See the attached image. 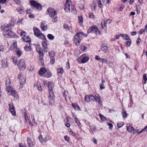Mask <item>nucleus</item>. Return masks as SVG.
Listing matches in <instances>:
<instances>
[{"instance_id": "09e8293b", "label": "nucleus", "mask_w": 147, "mask_h": 147, "mask_svg": "<svg viewBox=\"0 0 147 147\" xmlns=\"http://www.w3.org/2000/svg\"><path fill=\"white\" fill-rule=\"evenodd\" d=\"M108 48V47H107V46H103L101 47V49L102 51H106L107 50Z\"/></svg>"}, {"instance_id": "2eb2a0df", "label": "nucleus", "mask_w": 147, "mask_h": 147, "mask_svg": "<svg viewBox=\"0 0 147 147\" xmlns=\"http://www.w3.org/2000/svg\"><path fill=\"white\" fill-rule=\"evenodd\" d=\"M71 105L75 111H80L79 106L76 104L72 103Z\"/></svg>"}, {"instance_id": "864d4df0", "label": "nucleus", "mask_w": 147, "mask_h": 147, "mask_svg": "<svg viewBox=\"0 0 147 147\" xmlns=\"http://www.w3.org/2000/svg\"><path fill=\"white\" fill-rule=\"evenodd\" d=\"M20 34L21 36H22V37H25L26 36V33L25 31H22L20 33Z\"/></svg>"}, {"instance_id": "393cba45", "label": "nucleus", "mask_w": 147, "mask_h": 147, "mask_svg": "<svg viewBox=\"0 0 147 147\" xmlns=\"http://www.w3.org/2000/svg\"><path fill=\"white\" fill-rule=\"evenodd\" d=\"M17 10L19 13V14H23L24 13V10L20 7L17 8Z\"/></svg>"}, {"instance_id": "680f3d73", "label": "nucleus", "mask_w": 147, "mask_h": 147, "mask_svg": "<svg viewBox=\"0 0 147 147\" xmlns=\"http://www.w3.org/2000/svg\"><path fill=\"white\" fill-rule=\"evenodd\" d=\"M81 57H82V56L79 57L77 59V62L79 63H82V62H81V60L82 59H81Z\"/></svg>"}, {"instance_id": "dca6fc26", "label": "nucleus", "mask_w": 147, "mask_h": 147, "mask_svg": "<svg viewBox=\"0 0 147 147\" xmlns=\"http://www.w3.org/2000/svg\"><path fill=\"white\" fill-rule=\"evenodd\" d=\"M63 68H59L57 69V73L59 76H61L63 73Z\"/></svg>"}, {"instance_id": "58836bf2", "label": "nucleus", "mask_w": 147, "mask_h": 147, "mask_svg": "<svg viewBox=\"0 0 147 147\" xmlns=\"http://www.w3.org/2000/svg\"><path fill=\"white\" fill-rule=\"evenodd\" d=\"M79 22L80 25H82V22L83 21V18L81 16H79L78 17Z\"/></svg>"}, {"instance_id": "f704fd0d", "label": "nucleus", "mask_w": 147, "mask_h": 147, "mask_svg": "<svg viewBox=\"0 0 147 147\" xmlns=\"http://www.w3.org/2000/svg\"><path fill=\"white\" fill-rule=\"evenodd\" d=\"M55 52L53 51L49 52V55L51 57H55Z\"/></svg>"}, {"instance_id": "7c9ffc66", "label": "nucleus", "mask_w": 147, "mask_h": 147, "mask_svg": "<svg viewBox=\"0 0 147 147\" xmlns=\"http://www.w3.org/2000/svg\"><path fill=\"white\" fill-rule=\"evenodd\" d=\"M120 35H121L124 39L128 40L129 39V37L127 34H120Z\"/></svg>"}, {"instance_id": "2f4dec72", "label": "nucleus", "mask_w": 147, "mask_h": 147, "mask_svg": "<svg viewBox=\"0 0 147 147\" xmlns=\"http://www.w3.org/2000/svg\"><path fill=\"white\" fill-rule=\"evenodd\" d=\"M99 116L100 118V120L102 121H107V119L106 118L101 114H99Z\"/></svg>"}, {"instance_id": "8fccbe9b", "label": "nucleus", "mask_w": 147, "mask_h": 147, "mask_svg": "<svg viewBox=\"0 0 147 147\" xmlns=\"http://www.w3.org/2000/svg\"><path fill=\"white\" fill-rule=\"evenodd\" d=\"M146 32V30L144 28H142L140 29L138 32V34H142L143 33L145 32Z\"/></svg>"}, {"instance_id": "4c0bfd02", "label": "nucleus", "mask_w": 147, "mask_h": 147, "mask_svg": "<svg viewBox=\"0 0 147 147\" xmlns=\"http://www.w3.org/2000/svg\"><path fill=\"white\" fill-rule=\"evenodd\" d=\"M36 50L39 53V54H42V49L40 46H37L36 47Z\"/></svg>"}, {"instance_id": "f257e3e1", "label": "nucleus", "mask_w": 147, "mask_h": 147, "mask_svg": "<svg viewBox=\"0 0 147 147\" xmlns=\"http://www.w3.org/2000/svg\"><path fill=\"white\" fill-rule=\"evenodd\" d=\"M47 11L49 16L51 18L53 22H56L58 20V18L57 16V11L51 7H49L47 10Z\"/></svg>"}, {"instance_id": "a878e982", "label": "nucleus", "mask_w": 147, "mask_h": 147, "mask_svg": "<svg viewBox=\"0 0 147 147\" xmlns=\"http://www.w3.org/2000/svg\"><path fill=\"white\" fill-rule=\"evenodd\" d=\"M89 57H86L83 58L81 60L82 63H86L89 59Z\"/></svg>"}, {"instance_id": "4be33fe9", "label": "nucleus", "mask_w": 147, "mask_h": 147, "mask_svg": "<svg viewBox=\"0 0 147 147\" xmlns=\"http://www.w3.org/2000/svg\"><path fill=\"white\" fill-rule=\"evenodd\" d=\"M46 69L45 68H42L40 69L39 74L41 76L44 74L45 73L46 71Z\"/></svg>"}, {"instance_id": "603ef678", "label": "nucleus", "mask_w": 147, "mask_h": 147, "mask_svg": "<svg viewBox=\"0 0 147 147\" xmlns=\"http://www.w3.org/2000/svg\"><path fill=\"white\" fill-rule=\"evenodd\" d=\"M103 0H99V5L98 7L100 8H101L102 7V3L103 2Z\"/></svg>"}, {"instance_id": "bf43d9fd", "label": "nucleus", "mask_w": 147, "mask_h": 147, "mask_svg": "<svg viewBox=\"0 0 147 147\" xmlns=\"http://www.w3.org/2000/svg\"><path fill=\"white\" fill-rule=\"evenodd\" d=\"M128 41H127L126 42V44L128 46H129L131 43V40L129 38V39L128 40Z\"/></svg>"}, {"instance_id": "1a4fd4ad", "label": "nucleus", "mask_w": 147, "mask_h": 147, "mask_svg": "<svg viewBox=\"0 0 147 147\" xmlns=\"http://www.w3.org/2000/svg\"><path fill=\"white\" fill-rule=\"evenodd\" d=\"M18 78L19 80L20 83V87L22 88L25 84L26 81V79L22 74H19L18 76Z\"/></svg>"}, {"instance_id": "338daca9", "label": "nucleus", "mask_w": 147, "mask_h": 147, "mask_svg": "<svg viewBox=\"0 0 147 147\" xmlns=\"http://www.w3.org/2000/svg\"><path fill=\"white\" fill-rule=\"evenodd\" d=\"M107 125L109 126V128H113V125L111 123L109 122H107Z\"/></svg>"}, {"instance_id": "de8ad7c7", "label": "nucleus", "mask_w": 147, "mask_h": 147, "mask_svg": "<svg viewBox=\"0 0 147 147\" xmlns=\"http://www.w3.org/2000/svg\"><path fill=\"white\" fill-rule=\"evenodd\" d=\"M69 131L71 135L74 136H76V134L75 132H74L73 131L71 130V129H69Z\"/></svg>"}, {"instance_id": "13d9d810", "label": "nucleus", "mask_w": 147, "mask_h": 147, "mask_svg": "<svg viewBox=\"0 0 147 147\" xmlns=\"http://www.w3.org/2000/svg\"><path fill=\"white\" fill-rule=\"evenodd\" d=\"M38 138L40 141L41 143H42L43 142H44V140L43 137L41 135L39 136Z\"/></svg>"}, {"instance_id": "423d86ee", "label": "nucleus", "mask_w": 147, "mask_h": 147, "mask_svg": "<svg viewBox=\"0 0 147 147\" xmlns=\"http://www.w3.org/2000/svg\"><path fill=\"white\" fill-rule=\"evenodd\" d=\"M81 35L84 36V34L83 33L81 32L78 33L74 36V42L76 46L79 45L80 44L82 38Z\"/></svg>"}, {"instance_id": "20e7f679", "label": "nucleus", "mask_w": 147, "mask_h": 147, "mask_svg": "<svg viewBox=\"0 0 147 147\" xmlns=\"http://www.w3.org/2000/svg\"><path fill=\"white\" fill-rule=\"evenodd\" d=\"M6 90L9 95H11L14 98L17 99L18 98V95L16 91L14 89L13 87L10 86L9 84H7L6 83Z\"/></svg>"}, {"instance_id": "a18cd8bd", "label": "nucleus", "mask_w": 147, "mask_h": 147, "mask_svg": "<svg viewBox=\"0 0 147 147\" xmlns=\"http://www.w3.org/2000/svg\"><path fill=\"white\" fill-rule=\"evenodd\" d=\"M68 94V92L67 91L65 90L64 91L63 93V96L65 98V100L66 102H67V99H66V96H67Z\"/></svg>"}, {"instance_id": "cd10ccee", "label": "nucleus", "mask_w": 147, "mask_h": 147, "mask_svg": "<svg viewBox=\"0 0 147 147\" xmlns=\"http://www.w3.org/2000/svg\"><path fill=\"white\" fill-rule=\"evenodd\" d=\"M42 45L43 48L46 49L47 48V43L45 41H43L42 42Z\"/></svg>"}, {"instance_id": "5701e85b", "label": "nucleus", "mask_w": 147, "mask_h": 147, "mask_svg": "<svg viewBox=\"0 0 147 147\" xmlns=\"http://www.w3.org/2000/svg\"><path fill=\"white\" fill-rule=\"evenodd\" d=\"M27 140V143L29 146V147H32L33 146V144L31 139L30 138H28Z\"/></svg>"}, {"instance_id": "37998d69", "label": "nucleus", "mask_w": 147, "mask_h": 147, "mask_svg": "<svg viewBox=\"0 0 147 147\" xmlns=\"http://www.w3.org/2000/svg\"><path fill=\"white\" fill-rule=\"evenodd\" d=\"M52 76V73L50 72H48L45 74V77L47 78H49Z\"/></svg>"}, {"instance_id": "6ab92c4d", "label": "nucleus", "mask_w": 147, "mask_h": 147, "mask_svg": "<svg viewBox=\"0 0 147 147\" xmlns=\"http://www.w3.org/2000/svg\"><path fill=\"white\" fill-rule=\"evenodd\" d=\"M94 99L95 100L98 102L99 104H102V101L100 99V96L99 95H98L97 96H94Z\"/></svg>"}, {"instance_id": "aec40b11", "label": "nucleus", "mask_w": 147, "mask_h": 147, "mask_svg": "<svg viewBox=\"0 0 147 147\" xmlns=\"http://www.w3.org/2000/svg\"><path fill=\"white\" fill-rule=\"evenodd\" d=\"M124 7L123 5H117L115 7V9L117 11H121L124 8Z\"/></svg>"}, {"instance_id": "9d476101", "label": "nucleus", "mask_w": 147, "mask_h": 147, "mask_svg": "<svg viewBox=\"0 0 147 147\" xmlns=\"http://www.w3.org/2000/svg\"><path fill=\"white\" fill-rule=\"evenodd\" d=\"M71 4L70 0H66L64 7V10L66 12L69 13L70 12V6Z\"/></svg>"}, {"instance_id": "9b49d317", "label": "nucleus", "mask_w": 147, "mask_h": 147, "mask_svg": "<svg viewBox=\"0 0 147 147\" xmlns=\"http://www.w3.org/2000/svg\"><path fill=\"white\" fill-rule=\"evenodd\" d=\"M1 62L2 65V68L5 69H6L8 65L7 59L4 58L2 59L1 61Z\"/></svg>"}, {"instance_id": "f8f14e48", "label": "nucleus", "mask_w": 147, "mask_h": 147, "mask_svg": "<svg viewBox=\"0 0 147 147\" xmlns=\"http://www.w3.org/2000/svg\"><path fill=\"white\" fill-rule=\"evenodd\" d=\"M94 98V96L91 95H86L85 96V100L87 102H89L90 101L92 100Z\"/></svg>"}, {"instance_id": "774afa93", "label": "nucleus", "mask_w": 147, "mask_h": 147, "mask_svg": "<svg viewBox=\"0 0 147 147\" xmlns=\"http://www.w3.org/2000/svg\"><path fill=\"white\" fill-rule=\"evenodd\" d=\"M100 90H102L105 88V87L104 86L103 84H100Z\"/></svg>"}, {"instance_id": "69168bd1", "label": "nucleus", "mask_w": 147, "mask_h": 147, "mask_svg": "<svg viewBox=\"0 0 147 147\" xmlns=\"http://www.w3.org/2000/svg\"><path fill=\"white\" fill-rule=\"evenodd\" d=\"M63 27L64 28L66 29H69V27L66 24H64L63 25Z\"/></svg>"}, {"instance_id": "412c9836", "label": "nucleus", "mask_w": 147, "mask_h": 147, "mask_svg": "<svg viewBox=\"0 0 147 147\" xmlns=\"http://www.w3.org/2000/svg\"><path fill=\"white\" fill-rule=\"evenodd\" d=\"M22 38L23 40L26 42H29L31 41L30 37L28 36H27L25 37H23Z\"/></svg>"}, {"instance_id": "f3484780", "label": "nucleus", "mask_w": 147, "mask_h": 147, "mask_svg": "<svg viewBox=\"0 0 147 147\" xmlns=\"http://www.w3.org/2000/svg\"><path fill=\"white\" fill-rule=\"evenodd\" d=\"M17 47V43L16 41H14L13 45H12L10 48V49L11 50L13 49L16 50Z\"/></svg>"}, {"instance_id": "c756f323", "label": "nucleus", "mask_w": 147, "mask_h": 147, "mask_svg": "<svg viewBox=\"0 0 147 147\" xmlns=\"http://www.w3.org/2000/svg\"><path fill=\"white\" fill-rule=\"evenodd\" d=\"M51 136L49 135H47L44 138V142H46L51 140Z\"/></svg>"}, {"instance_id": "39448f33", "label": "nucleus", "mask_w": 147, "mask_h": 147, "mask_svg": "<svg viewBox=\"0 0 147 147\" xmlns=\"http://www.w3.org/2000/svg\"><path fill=\"white\" fill-rule=\"evenodd\" d=\"M17 65L19 69L21 71H23L26 68V61L24 59H20L17 63Z\"/></svg>"}, {"instance_id": "5fc2aeb1", "label": "nucleus", "mask_w": 147, "mask_h": 147, "mask_svg": "<svg viewBox=\"0 0 147 147\" xmlns=\"http://www.w3.org/2000/svg\"><path fill=\"white\" fill-rule=\"evenodd\" d=\"M55 57H51L50 60V63L51 64H53L55 63Z\"/></svg>"}, {"instance_id": "c85d7f7f", "label": "nucleus", "mask_w": 147, "mask_h": 147, "mask_svg": "<svg viewBox=\"0 0 147 147\" xmlns=\"http://www.w3.org/2000/svg\"><path fill=\"white\" fill-rule=\"evenodd\" d=\"M15 50L16 52L17 55L19 57H20L22 54V51L19 49H16Z\"/></svg>"}, {"instance_id": "7ed1b4c3", "label": "nucleus", "mask_w": 147, "mask_h": 147, "mask_svg": "<svg viewBox=\"0 0 147 147\" xmlns=\"http://www.w3.org/2000/svg\"><path fill=\"white\" fill-rule=\"evenodd\" d=\"M47 86L49 89V97L50 98V100L49 102L50 104L53 105L55 103L54 100V95L53 92L52 90L53 86V84L51 82H49Z\"/></svg>"}, {"instance_id": "c03bdc74", "label": "nucleus", "mask_w": 147, "mask_h": 147, "mask_svg": "<svg viewBox=\"0 0 147 147\" xmlns=\"http://www.w3.org/2000/svg\"><path fill=\"white\" fill-rule=\"evenodd\" d=\"M9 110H11L15 109V107L13 106V104L11 103H9Z\"/></svg>"}, {"instance_id": "6e6552de", "label": "nucleus", "mask_w": 147, "mask_h": 147, "mask_svg": "<svg viewBox=\"0 0 147 147\" xmlns=\"http://www.w3.org/2000/svg\"><path fill=\"white\" fill-rule=\"evenodd\" d=\"M88 32H92L94 33L96 35H99L100 34V31L98 28L94 26L91 27L88 30Z\"/></svg>"}, {"instance_id": "ddd939ff", "label": "nucleus", "mask_w": 147, "mask_h": 147, "mask_svg": "<svg viewBox=\"0 0 147 147\" xmlns=\"http://www.w3.org/2000/svg\"><path fill=\"white\" fill-rule=\"evenodd\" d=\"M41 29L43 31H45L47 30V24L44 23L42 22L40 25Z\"/></svg>"}, {"instance_id": "3c124183", "label": "nucleus", "mask_w": 147, "mask_h": 147, "mask_svg": "<svg viewBox=\"0 0 147 147\" xmlns=\"http://www.w3.org/2000/svg\"><path fill=\"white\" fill-rule=\"evenodd\" d=\"M9 110L12 115L14 116L16 115V111L15 109Z\"/></svg>"}, {"instance_id": "f03ea898", "label": "nucleus", "mask_w": 147, "mask_h": 147, "mask_svg": "<svg viewBox=\"0 0 147 147\" xmlns=\"http://www.w3.org/2000/svg\"><path fill=\"white\" fill-rule=\"evenodd\" d=\"M3 31V35L6 37H10L13 34L11 29L10 26L8 24L4 25L2 27Z\"/></svg>"}, {"instance_id": "79ce46f5", "label": "nucleus", "mask_w": 147, "mask_h": 147, "mask_svg": "<svg viewBox=\"0 0 147 147\" xmlns=\"http://www.w3.org/2000/svg\"><path fill=\"white\" fill-rule=\"evenodd\" d=\"M143 80L144 82H143V84H145L146 83V81L147 80V76L146 74H144L143 76Z\"/></svg>"}, {"instance_id": "6e6d98bb", "label": "nucleus", "mask_w": 147, "mask_h": 147, "mask_svg": "<svg viewBox=\"0 0 147 147\" xmlns=\"http://www.w3.org/2000/svg\"><path fill=\"white\" fill-rule=\"evenodd\" d=\"M124 124L123 122H119L117 123V126L118 128L121 127Z\"/></svg>"}, {"instance_id": "473e14b6", "label": "nucleus", "mask_w": 147, "mask_h": 147, "mask_svg": "<svg viewBox=\"0 0 147 147\" xmlns=\"http://www.w3.org/2000/svg\"><path fill=\"white\" fill-rule=\"evenodd\" d=\"M107 22L105 20H102L101 22V24L102 28H103L104 27L107 26Z\"/></svg>"}, {"instance_id": "c9c22d12", "label": "nucleus", "mask_w": 147, "mask_h": 147, "mask_svg": "<svg viewBox=\"0 0 147 147\" xmlns=\"http://www.w3.org/2000/svg\"><path fill=\"white\" fill-rule=\"evenodd\" d=\"M88 16L89 18L94 19L95 18V16L94 14L92 12H90L88 14Z\"/></svg>"}, {"instance_id": "e433bc0d", "label": "nucleus", "mask_w": 147, "mask_h": 147, "mask_svg": "<svg viewBox=\"0 0 147 147\" xmlns=\"http://www.w3.org/2000/svg\"><path fill=\"white\" fill-rule=\"evenodd\" d=\"M24 50L26 51H30L31 50V47L30 45L28 46H26L24 47Z\"/></svg>"}, {"instance_id": "72a5a7b5", "label": "nucleus", "mask_w": 147, "mask_h": 147, "mask_svg": "<svg viewBox=\"0 0 147 147\" xmlns=\"http://www.w3.org/2000/svg\"><path fill=\"white\" fill-rule=\"evenodd\" d=\"M12 59L13 60V63H15V65L17 64L18 63V59L16 57L12 56Z\"/></svg>"}, {"instance_id": "0eeeda50", "label": "nucleus", "mask_w": 147, "mask_h": 147, "mask_svg": "<svg viewBox=\"0 0 147 147\" xmlns=\"http://www.w3.org/2000/svg\"><path fill=\"white\" fill-rule=\"evenodd\" d=\"M30 5L38 10H41L42 9V5L39 3H37L35 1L32 0L30 2Z\"/></svg>"}, {"instance_id": "ea45409f", "label": "nucleus", "mask_w": 147, "mask_h": 147, "mask_svg": "<svg viewBox=\"0 0 147 147\" xmlns=\"http://www.w3.org/2000/svg\"><path fill=\"white\" fill-rule=\"evenodd\" d=\"M36 84L38 90L40 91H42V89L41 87L40 83L39 82H37L36 83Z\"/></svg>"}, {"instance_id": "b1692460", "label": "nucleus", "mask_w": 147, "mask_h": 147, "mask_svg": "<svg viewBox=\"0 0 147 147\" xmlns=\"http://www.w3.org/2000/svg\"><path fill=\"white\" fill-rule=\"evenodd\" d=\"M128 131L130 133H131L133 134H135L138 132L137 129H127Z\"/></svg>"}, {"instance_id": "bb28decb", "label": "nucleus", "mask_w": 147, "mask_h": 147, "mask_svg": "<svg viewBox=\"0 0 147 147\" xmlns=\"http://www.w3.org/2000/svg\"><path fill=\"white\" fill-rule=\"evenodd\" d=\"M96 7V2L94 1H92V3L91 5V8L92 10H95Z\"/></svg>"}, {"instance_id": "49530a36", "label": "nucleus", "mask_w": 147, "mask_h": 147, "mask_svg": "<svg viewBox=\"0 0 147 147\" xmlns=\"http://www.w3.org/2000/svg\"><path fill=\"white\" fill-rule=\"evenodd\" d=\"M23 20V19L22 18H21L19 19L17 22V24L18 25H20L22 24V22Z\"/></svg>"}, {"instance_id": "052dcab7", "label": "nucleus", "mask_w": 147, "mask_h": 147, "mask_svg": "<svg viewBox=\"0 0 147 147\" xmlns=\"http://www.w3.org/2000/svg\"><path fill=\"white\" fill-rule=\"evenodd\" d=\"M122 114L124 118H126L127 117V114L126 112H122Z\"/></svg>"}, {"instance_id": "a211bd4d", "label": "nucleus", "mask_w": 147, "mask_h": 147, "mask_svg": "<svg viewBox=\"0 0 147 147\" xmlns=\"http://www.w3.org/2000/svg\"><path fill=\"white\" fill-rule=\"evenodd\" d=\"M39 38L41 39L42 40H46V38L44 34L40 32V34L37 36Z\"/></svg>"}, {"instance_id": "4468645a", "label": "nucleus", "mask_w": 147, "mask_h": 147, "mask_svg": "<svg viewBox=\"0 0 147 147\" xmlns=\"http://www.w3.org/2000/svg\"><path fill=\"white\" fill-rule=\"evenodd\" d=\"M34 34L37 37V36L40 33V30L38 29L37 28L34 27L33 28Z\"/></svg>"}, {"instance_id": "4d7b16f0", "label": "nucleus", "mask_w": 147, "mask_h": 147, "mask_svg": "<svg viewBox=\"0 0 147 147\" xmlns=\"http://www.w3.org/2000/svg\"><path fill=\"white\" fill-rule=\"evenodd\" d=\"M75 121L76 124L79 126L80 125V123L79 121V119L76 117H74Z\"/></svg>"}, {"instance_id": "a19ab883", "label": "nucleus", "mask_w": 147, "mask_h": 147, "mask_svg": "<svg viewBox=\"0 0 147 147\" xmlns=\"http://www.w3.org/2000/svg\"><path fill=\"white\" fill-rule=\"evenodd\" d=\"M47 37L50 40H53L54 38V36L53 35L51 34H49L47 35Z\"/></svg>"}, {"instance_id": "e2e57ef3", "label": "nucleus", "mask_w": 147, "mask_h": 147, "mask_svg": "<svg viewBox=\"0 0 147 147\" xmlns=\"http://www.w3.org/2000/svg\"><path fill=\"white\" fill-rule=\"evenodd\" d=\"M39 54L40 55L39 59L41 61V62L42 63V61H43V55H42V54Z\"/></svg>"}, {"instance_id": "0e129e2a", "label": "nucleus", "mask_w": 147, "mask_h": 147, "mask_svg": "<svg viewBox=\"0 0 147 147\" xmlns=\"http://www.w3.org/2000/svg\"><path fill=\"white\" fill-rule=\"evenodd\" d=\"M80 48L83 51H85L86 49V48L83 46H80Z\"/></svg>"}]
</instances>
